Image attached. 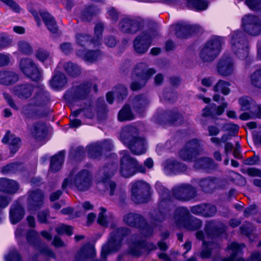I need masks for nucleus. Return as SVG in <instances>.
<instances>
[{
	"label": "nucleus",
	"mask_w": 261,
	"mask_h": 261,
	"mask_svg": "<svg viewBox=\"0 0 261 261\" xmlns=\"http://www.w3.org/2000/svg\"><path fill=\"white\" fill-rule=\"evenodd\" d=\"M64 160V152L61 151L52 157L50 161V170L52 172L59 171L62 167Z\"/></svg>",
	"instance_id": "39"
},
{
	"label": "nucleus",
	"mask_w": 261,
	"mask_h": 261,
	"mask_svg": "<svg viewBox=\"0 0 261 261\" xmlns=\"http://www.w3.org/2000/svg\"><path fill=\"white\" fill-rule=\"evenodd\" d=\"M226 181L223 179L207 177L199 180V186L201 190L206 193H212L215 190L223 189L225 187Z\"/></svg>",
	"instance_id": "13"
},
{
	"label": "nucleus",
	"mask_w": 261,
	"mask_h": 261,
	"mask_svg": "<svg viewBox=\"0 0 261 261\" xmlns=\"http://www.w3.org/2000/svg\"><path fill=\"white\" fill-rule=\"evenodd\" d=\"M194 167L196 169H202L209 171L215 168L216 165L212 159L203 157L200 158L195 161Z\"/></svg>",
	"instance_id": "34"
},
{
	"label": "nucleus",
	"mask_w": 261,
	"mask_h": 261,
	"mask_svg": "<svg viewBox=\"0 0 261 261\" xmlns=\"http://www.w3.org/2000/svg\"><path fill=\"white\" fill-rule=\"evenodd\" d=\"M155 121L160 124H175L183 121L182 116L176 111L168 110L158 113L155 117Z\"/></svg>",
	"instance_id": "17"
},
{
	"label": "nucleus",
	"mask_w": 261,
	"mask_h": 261,
	"mask_svg": "<svg viewBox=\"0 0 261 261\" xmlns=\"http://www.w3.org/2000/svg\"><path fill=\"white\" fill-rule=\"evenodd\" d=\"M30 206L31 205L38 207L43 202V196L40 191H36L29 193L28 196Z\"/></svg>",
	"instance_id": "41"
},
{
	"label": "nucleus",
	"mask_w": 261,
	"mask_h": 261,
	"mask_svg": "<svg viewBox=\"0 0 261 261\" xmlns=\"http://www.w3.org/2000/svg\"><path fill=\"white\" fill-rule=\"evenodd\" d=\"M244 247V244H239L237 243H232L229 246L228 249L232 250V253L229 257L224 258L222 261H234L237 255L241 252L242 248ZM252 260H257L261 261V253L259 252H256L252 253L250 258L244 260L243 258H239L235 261H251Z\"/></svg>",
	"instance_id": "19"
},
{
	"label": "nucleus",
	"mask_w": 261,
	"mask_h": 261,
	"mask_svg": "<svg viewBox=\"0 0 261 261\" xmlns=\"http://www.w3.org/2000/svg\"><path fill=\"white\" fill-rule=\"evenodd\" d=\"M245 4L253 11H258L261 8V0H246Z\"/></svg>",
	"instance_id": "64"
},
{
	"label": "nucleus",
	"mask_w": 261,
	"mask_h": 261,
	"mask_svg": "<svg viewBox=\"0 0 261 261\" xmlns=\"http://www.w3.org/2000/svg\"><path fill=\"white\" fill-rule=\"evenodd\" d=\"M150 102L149 98L144 94L136 95L131 100L133 109L136 113L140 115L144 114Z\"/></svg>",
	"instance_id": "20"
},
{
	"label": "nucleus",
	"mask_w": 261,
	"mask_h": 261,
	"mask_svg": "<svg viewBox=\"0 0 261 261\" xmlns=\"http://www.w3.org/2000/svg\"><path fill=\"white\" fill-rule=\"evenodd\" d=\"M204 231L206 238L211 240L213 244L226 235L227 226L221 221L211 220L206 221Z\"/></svg>",
	"instance_id": "5"
},
{
	"label": "nucleus",
	"mask_w": 261,
	"mask_h": 261,
	"mask_svg": "<svg viewBox=\"0 0 261 261\" xmlns=\"http://www.w3.org/2000/svg\"><path fill=\"white\" fill-rule=\"evenodd\" d=\"M202 151L199 141L193 139L187 142L184 147L179 151L180 159L185 161L193 162Z\"/></svg>",
	"instance_id": "7"
},
{
	"label": "nucleus",
	"mask_w": 261,
	"mask_h": 261,
	"mask_svg": "<svg viewBox=\"0 0 261 261\" xmlns=\"http://www.w3.org/2000/svg\"><path fill=\"white\" fill-rule=\"evenodd\" d=\"M113 148L112 141L110 139H105L99 143V158L102 156L107 157V153Z\"/></svg>",
	"instance_id": "46"
},
{
	"label": "nucleus",
	"mask_w": 261,
	"mask_h": 261,
	"mask_svg": "<svg viewBox=\"0 0 261 261\" xmlns=\"http://www.w3.org/2000/svg\"><path fill=\"white\" fill-rule=\"evenodd\" d=\"M33 90L31 85L26 84L15 87L13 92L21 99H27L32 95Z\"/></svg>",
	"instance_id": "33"
},
{
	"label": "nucleus",
	"mask_w": 261,
	"mask_h": 261,
	"mask_svg": "<svg viewBox=\"0 0 261 261\" xmlns=\"http://www.w3.org/2000/svg\"><path fill=\"white\" fill-rule=\"evenodd\" d=\"M158 35L155 30H149L137 35L133 42L134 51L139 55L146 53L151 45L152 39Z\"/></svg>",
	"instance_id": "4"
},
{
	"label": "nucleus",
	"mask_w": 261,
	"mask_h": 261,
	"mask_svg": "<svg viewBox=\"0 0 261 261\" xmlns=\"http://www.w3.org/2000/svg\"><path fill=\"white\" fill-rule=\"evenodd\" d=\"M92 182L91 175L87 170H82L75 173L72 172L70 176L65 179L63 183L64 189L75 188L80 191L87 190Z\"/></svg>",
	"instance_id": "3"
},
{
	"label": "nucleus",
	"mask_w": 261,
	"mask_h": 261,
	"mask_svg": "<svg viewBox=\"0 0 261 261\" xmlns=\"http://www.w3.org/2000/svg\"><path fill=\"white\" fill-rule=\"evenodd\" d=\"M117 184L112 178L99 179V192L104 194L108 192L110 196L116 194Z\"/></svg>",
	"instance_id": "25"
},
{
	"label": "nucleus",
	"mask_w": 261,
	"mask_h": 261,
	"mask_svg": "<svg viewBox=\"0 0 261 261\" xmlns=\"http://www.w3.org/2000/svg\"><path fill=\"white\" fill-rule=\"evenodd\" d=\"M156 72L153 68H149L145 62H140L136 65L132 70V77H135L141 79L147 83V81Z\"/></svg>",
	"instance_id": "16"
},
{
	"label": "nucleus",
	"mask_w": 261,
	"mask_h": 261,
	"mask_svg": "<svg viewBox=\"0 0 261 261\" xmlns=\"http://www.w3.org/2000/svg\"><path fill=\"white\" fill-rule=\"evenodd\" d=\"M239 126L233 123H225L222 126L221 129L228 132L230 136H234L239 131Z\"/></svg>",
	"instance_id": "60"
},
{
	"label": "nucleus",
	"mask_w": 261,
	"mask_h": 261,
	"mask_svg": "<svg viewBox=\"0 0 261 261\" xmlns=\"http://www.w3.org/2000/svg\"><path fill=\"white\" fill-rule=\"evenodd\" d=\"M148 216L151 224L153 226L155 227L164 222L169 215L163 211L158 209L149 212Z\"/></svg>",
	"instance_id": "31"
},
{
	"label": "nucleus",
	"mask_w": 261,
	"mask_h": 261,
	"mask_svg": "<svg viewBox=\"0 0 261 261\" xmlns=\"http://www.w3.org/2000/svg\"><path fill=\"white\" fill-rule=\"evenodd\" d=\"M96 255L95 248L92 245L84 246L80 251V255L84 259L92 258Z\"/></svg>",
	"instance_id": "50"
},
{
	"label": "nucleus",
	"mask_w": 261,
	"mask_h": 261,
	"mask_svg": "<svg viewBox=\"0 0 261 261\" xmlns=\"http://www.w3.org/2000/svg\"><path fill=\"white\" fill-rule=\"evenodd\" d=\"M39 15L43 19L48 30L53 33L57 32L58 28L54 18L46 12H40Z\"/></svg>",
	"instance_id": "36"
},
{
	"label": "nucleus",
	"mask_w": 261,
	"mask_h": 261,
	"mask_svg": "<svg viewBox=\"0 0 261 261\" xmlns=\"http://www.w3.org/2000/svg\"><path fill=\"white\" fill-rule=\"evenodd\" d=\"M108 109L104 99L99 98V122L105 121L108 117Z\"/></svg>",
	"instance_id": "52"
},
{
	"label": "nucleus",
	"mask_w": 261,
	"mask_h": 261,
	"mask_svg": "<svg viewBox=\"0 0 261 261\" xmlns=\"http://www.w3.org/2000/svg\"><path fill=\"white\" fill-rule=\"evenodd\" d=\"M24 212L23 207L18 203L14 204L10 210V219L12 223L15 224L23 217Z\"/></svg>",
	"instance_id": "30"
},
{
	"label": "nucleus",
	"mask_w": 261,
	"mask_h": 261,
	"mask_svg": "<svg viewBox=\"0 0 261 261\" xmlns=\"http://www.w3.org/2000/svg\"><path fill=\"white\" fill-rule=\"evenodd\" d=\"M66 83L67 80L65 75L57 69L54 76L50 81L49 84L53 89L59 90L62 88Z\"/></svg>",
	"instance_id": "32"
},
{
	"label": "nucleus",
	"mask_w": 261,
	"mask_h": 261,
	"mask_svg": "<svg viewBox=\"0 0 261 261\" xmlns=\"http://www.w3.org/2000/svg\"><path fill=\"white\" fill-rule=\"evenodd\" d=\"M188 2L198 11L205 10L208 5V2L206 0H188Z\"/></svg>",
	"instance_id": "59"
},
{
	"label": "nucleus",
	"mask_w": 261,
	"mask_h": 261,
	"mask_svg": "<svg viewBox=\"0 0 261 261\" xmlns=\"http://www.w3.org/2000/svg\"><path fill=\"white\" fill-rule=\"evenodd\" d=\"M156 188L160 195V200H172V197L169 190L159 184L156 185Z\"/></svg>",
	"instance_id": "56"
},
{
	"label": "nucleus",
	"mask_w": 261,
	"mask_h": 261,
	"mask_svg": "<svg viewBox=\"0 0 261 261\" xmlns=\"http://www.w3.org/2000/svg\"><path fill=\"white\" fill-rule=\"evenodd\" d=\"M63 67L67 73L72 76H76L80 73V68L75 64L70 62H61L58 68Z\"/></svg>",
	"instance_id": "42"
},
{
	"label": "nucleus",
	"mask_w": 261,
	"mask_h": 261,
	"mask_svg": "<svg viewBox=\"0 0 261 261\" xmlns=\"http://www.w3.org/2000/svg\"><path fill=\"white\" fill-rule=\"evenodd\" d=\"M113 91L116 100L119 102H122L126 98L128 94L127 88L121 84H118L114 87Z\"/></svg>",
	"instance_id": "44"
},
{
	"label": "nucleus",
	"mask_w": 261,
	"mask_h": 261,
	"mask_svg": "<svg viewBox=\"0 0 261 261\" xmlns=\"http://www.w3.org/2000/svg\"><path fill=\"white\" fill-rule=\"evenodd\" d=\"M248 41L245 33L241 31H237L231 35V48L241 46H248Z\"/></svg>",
	"instance_id": "28"
},
{
	"label": "nucleus",
	"mask_w": 261,
	"mask_h": 261,
	"mask_svg": "<svg viewBox=\"0 0 261 261\" xmlns=\"http://www.w3.org/2000/svg\"><path fill=\"white\" fill-rule=\"evenodd\" d=\"M21 72L33 80H38L40 77V71L32 60L28 58L22 59L19 63Z\"/></svg>",
	"instance_id": "14"
},
{
	"label": "nucleus",
	"mask_w": 261,
	"mask_h": 261,
	"mask_svg": "<svg viewBox=\"0 0 261 261\" xmlns=\"http://www.w3.org/2000/svg\"><path fill=\"white\" fill-rule=\"evenodd\" d=\"M239 104L241 105V110L245 111L250 110L253 105L252 99L248 96H243L239 99Z\"/></svg>",
	"instance_id": "57"
},
{
	"label": "nucleus",
	"mask_w": 261,
	"mask_h": 261,
	"mask_svg": "<svg viewBox=\"0 0 261 261\" xmlns=\"http://www.w3.org/2000/svg\"><path fill=\"white\" fill-rule=\"evenodd\" d=\"M19 189L18 184L15 180L5 178L0 179V191L13 194Z\"/></svg>",
	"instance_id": "27"
},
{
	"label": "nucleus",
	"mask_w": 261,
	"mask_h": 261,
	"mask_svg": "<svg viewBox=\"0 0 261 261\" xmlns=\"http://www.w3.org/2000/svg\"><path fill=\"white\" fill-rule=\"evenodd\" d=\"M188 24H182L177 25L175 31L176 35L178 38H185L189 36Z\"/></svg>",
	"instance_id": "55"
},
{
	"label": "nucleus",
	"mask_w": 261,
	"mask_h": 261,
	"mask_svg": "<svg viewBox=\"0 0 261 261\" xmlns=\"http://www.w3.org/2000/svg\"><path fill=\"white\" fill-rule=\"evenodd\" d=\"M229 86L230 83L229 82L220 80L214 87V90L215 92L221 91L223 94L228 95L230 91L228 88Z\"/></svg>",
	"instance_id": "51"
},
{
	"label": "nucleus",
	"mask_w": 261,
	"mask_h": 261,
	"mask_svg": "<svg viewBox=\"0 0 261 261\" xmlns=\"http://www.w3.org/2000/svg\"><path fill=\"white\" fill-rule=\"evenodd\" d=\"M144 25V20L140 17H126L119 21L118 28L123 33L133 35L143 29Z\"/></svg>",
	"instance_id": "8"
},
{
	"label": "nucleus",
	"mask_w": 261,
	"mask_h": 261,
	"mask_svg": "<svg viewBox=\"0 0 261 261\" xmlns=\"http://www.w3.org/2000/svg\"><path fill=\"white\" fill-rule=\"evenodd\" d=\"M215 103H211L205 107L202 110V116L204 117H211L214 118L216 115Z\"/></svg>",
	"instance_id": "61"
},
{
	"label": "nucleus",
	"mask_w": 261,
	"mask_h": 261,
	"mask_svg": "<svg viewBox=\"0 0 261 261\" xmlns=\"http://www.w3.org/2000/svg\"><path fill=\"white\" fill-rule=\"evenodd\" d=\"M81 113H83V115L86 118L92 119L97 114V106L93 105L88 106L83 110L80 109L74 111L72 113V115L74 116H77Z\"/></svg>",
	"instance_id": "37"
},
{
	"label": "nucleus",
	"mask_w": 261,
	"mask_h": 261,
	"mask_svg": "<svg viewBox=\"0 0 261 261\" xmlns=\"http://www.w3.org/2000/svg\"><path fill=\"white\" fill-rule=\"evenodd\" d=\"M100 212L99 213V224L103 227H107L109 225V222L108 221L107 216L106 214L107 210L104 207H101L100 208Z\"/></svg>",
	"instance_id": "63"
},
{
	"label": "nucleus",
	"mask_w": 261,
	"mask_h": 261,
	"mask_svg": "<svg viewBox=\"0 0 261 261\" xmlns=\"http://www.w3.org/2000/svg\"><path fill=\"white\" fill-rule=\"evenodd\" d=\"M130 241L127 253L134 257L140 256L148 247L147 242L138 234H133Z\"/></svg>",
	"instance_id": "15"
},
{
	"label": "nucleus",
	"mask_w": 261,
	"mask_h": 261,
	"mask_svg": "<svg viewBox=\"0 0 261 261\" xmlns=\"http://www.w3.org/2000/svg\"><path fill=\"white\" fill-rule=\"evenodd\" d=\"M139 135L138 128L134 126L123 127L120 133V139L126 146Z\"/></svg>",
	"instance_id": "21"
},
{
	"label": "nucleus",
	"mask_w": 261,
	"mask_h": 261,
	"mask_svg": "<svg viewBox=\"0 0 261 261\" xmlns=\"http://www.w3.org/2000/svg\"><path fill=\"white\" fill-rule=\"evenodd\" d=\"M118 118L120 121L130 120L134 118V115L129 105H125L123 106L118 113Z\"/></svg>",
	"instance_id": "47"
},
{
	"label": "nucleus",
	"mask_w": 261,
	"mask_h": 261,
	"mask_svg": "<svg viewBox=\"0 0 261 261\" xmlns=\"http://www.w3.org/2000/svg\"><path fill=\"white\" fill-rule=\"evenodd\" d=\"M134 77H132V81L130 84V89L133 91H138L142 89L146 85L147 82L141 80L134 79Z\"/></svg>",
	"instance_id": "58"
},
{
	"label": "nucleus",
	"mask_w": 261,
	"mask_h": 261,
	"mask_svg": "<svg viewBox=\"0 0 261 261\" xmlns=\"http://www.w3.org/2000/svg\"><path fill=\"white\" fill-rule=\"evenodd\" d=\"M150 187L143 180H139L132 184V199L136 203L147 202L150 197Z\"/></svg>",
	"instance_id": "6"
},
{
	"label": "nucleus",
	"mask_w": 261,
	"mask_h": 261,
	"mask_svg": "<svg viewBox=\"0 0 261 261\" xmlns=\"http://www.w3.org/2000/svg\"><path fill=\"white\" fill-rule=\"evenodd\" d=\"M36 58L44 64H49L52 61L51 54L46 50L39 49L36 53Z\"/></svg>",
	"instance_id": "48"
},
{
	"label": "nucleus",
	"mask_w": 261,
	"mask_h": 261,
	"mask_svg": "<svg viewBox=\"0 0 261 261\" xmlns=\"http://www.w3.org/2000/svg\"><path fill=\"white\" fill-rule=\"evenodd\" d=\"M242 20L243 29L247 34L252 36L261 34V19L258 17L248 14Z\"/></svg>",
	"instance_id": "11"
},
{
	"label": "nucleus",
	"mask_w": 261,
	"mask_h": 261,
	"mask_svg": "<svg viewBox=\"0 0 261 261\" xmlns=\"http://www.w3.org/2000/svg\"><path fill=\"white\" fill-rule=\"evenodd\" d=\"M173 197L178 200L189 201L197 196V191L194 187L189 184H182L172 189Z\"/></svg>",
	"instance_id": "10"
},
{
	"label": "nucleus",
	"mask_w": 261,
	"mask_h": 261,
	"mask_svg": "<svg viewBox=\"0 0 261 261\" xmlns=\"http://www.w3.org/2000/svg\"><path fill=\"white\" fill-rule=\"evenodd\" d=\"M223 42V38L215 36L208 40L201 47L200 59L204 63H212L219 56Z\"/></svg>",
	"instance_id": "2"
},
{
	"label": "nucleus",
	"mask_w": 261,
	"mask_h": 261,
	"mask_svg": "<svg viewBox=\"0 0 261 261\" xmlns=\"http://www.w3.org/2000/svg\"><path fill=\"white\" fill-rule=\"evenodd\" d=\"M126 147L133 154L140 155L144 153L146 151V142L144 138L139 137V135Z\"/></svg>",
	"instance_id": "23"
},
{
	"label": "nucleus",
	"mask_w": 261,
	"mask_h": 261,
	"mask_svg": "<svg viewBox=\"0 0 261 261\" xmlns=\"http://www.w3.org/2000/svg\"><path fill=\"white\" fill-rule=\"evenodd\" d=\"M18 80L17 75L10 71H0V83L4 85H9L16 82Z\"/></svg>",
	"instance_id": "40"
},
{
	"label": "nucleus",
	"mask_w": 261,
	"mask_h": 261,
	"mask_svg": "<svg viewBox=\"0 0 261 261\" xmlns=\"http://www.w3.org/2000/svg\"><path fill=\"white\" fill-rule=\"evenodd\" d=\"M234 54L241 60L246 59L249 55V45L233 47L231 48Z\"/></svg>",
	"instance_id": "49"
},
{
	"label": "nucleus",
	"mask_w": 261,
	"mask_h": 261,
	"mask_svg": "<svg viewBox=\"0 0 261 261\" xmlns=\"http://www.w3.org/2000/svg\"><path fill=\"white\" fill-rule=\"evenodd\" d=\"M123 221L130 227L138 228L146 224V220L143 216L135 213H129L123 216Z\"/></svg>",
	"instance_id": "22"
},
{
	"label": "nucleus",
	"mask_w": 261,
	"mask_h": 261,
	"mask_svg": "<svg viewBox=\"0 0 261 261\" xmlns=\"http://www.w3.org/2000/svg\"><path fill=\"white\" fill-rule=\"evenodd\" d=\"M118 169V165L116 163L109 161L105 163L101 167L99 172V179L112 178Z\"/></svg>",
	"instance_id": "24"
},
{
	"label": "nucleus",
	"mask_w": 261,
	"mask_h": 261,
	"mask_svg": "<svg viewBox=\"0 0 261 261\" xmlns=\"http://www.w3.org/2000/svg\"><path fill=\"white\" fill-rule=\"evenodd\" d=\"M33 136L38 141H42L46 136L45 127L41 123L34 125L31 130Z\"/></svg>",
	"instance_id": "45"
},
{
	"label": "nucleus",
	"mask_w": 261,
	"mask_h": 261,
	"mask_svg": "<svg viewBox=\"0 0 261 261\" xmlns=\"http://www.w3.org/2000/svg\"><path fill=\"white\" fill-rule=\"evenodd\" d=\"M173 207V204L171 200H160L158 209L163 211L168 215H169L170 213L172 211Z\"/></svg>",
	"instance_id": "54"
},
{
	"label": "nucleus",
	"mask_w": 261,
	"mask_h": 261,
	"mask_svg": "<svg viewBox=\"0 0 261 261\" xmlns=\"http://www.w3.org/2000/svg\"><path fill=\"white\" fill-rule=\"evenodd\" d=\"M121 154L119 172L121 176L129 178L136 174L137 160L126 151H122Z\"/></svg>",
	"instance_id": "9"
},
{
	"label": "nucleus",
	"mask_w": 261,
	"mask_h": 261,
	"mask_svg": "<svg viewBox=\"0 0 261 261\" xmlns=\"http://www.w3.org/2000/svg\"><path fill=\"white\" fill-rule=\"evenodd\" d=\"M97 2L94 4L89 5L81 15V19L84 21L90 22L96 16Z\"/></svg>",
	"instance_id": "38"
},
{
	"label": "nucleus",
	"mask_w": 261,
	"mask_h": 261,
	"mask_svg": "<svg viewBox=\"0 0 261 261\" xmlns=\"http://www.w3.org/2000/svg\"><path fill=\"white\" fill-rule=\"evenodd\" d=\"M163 165L164 170L168 173L183 172L187 169L184 163L171 160H166Z\"/></svg>",
	"instance_id": "26"
},
{
	"label": "nucleus",
	"mask_w": 261,
	"mask_h": 261,
	"mask_svg": "<svg viewBox=\"0 0 261 261\" xmlns=\"http://www.w3.org/2000/svg\"><path fill=\"white\" fill-rule=\"evenodd\" d=\"M5 259L6 261H21V258L17 250L15 249H12L5 255Z\"/></svg>",
	"instance_id": "62"
},
{
	"label": "nucleus",
	"mask_w": 261,
	"mask_h": 261,
	"mask_svg": "<svg viewBox=\"0 0 261 261\" xmlns=\"http://www.w3.org/2000/svg\"><path fill=\"white\" fill-rule=\"evenodd\" d=\"M250 77L251 85L255 88L261 89V69L252 73Z\"/></svg>",
	"instance_id": "53"
},
{
	"label": "nucleus",
	"mask_w": 261,
	"mask_h": 261,
	"mask_svg": "<svg viewBox=\"0 0 261 261\" xmlns=\"http://www.w3.org/2000/svg\"><path fill=\"white\" fill-rule=\"evenodd\" d=\"M2 142L5 144L9 143L10 149L13 153H15L18 150L21 145L20 139L9 132H7L2 139Z\"/></svg>",
	"instance_id": "29"
},
{
	"label": "nucleus",
	"mask_w": 261,
	"mask_h": 261,
	"mask_svg": "<svg viewBox=\"0 0 261 261\" xmlns=\"http://www.w3.org/2000/svg\"><path fill=\"white\" fill-rule=\"evenodd\" d=\"M190 210L193 214L205 218L213 217L217 213L216 206L211 203H203L193 206Z\"/></svg>",
	"instance_id": "18"
},
{
	"label": "nucleus",
	"mask_w": 261,
	"mask_h": 261,
	"mask_svg": "<svg viewBox=\"0 0 261 261\" xmlns=\"http://www.w3.org/2000/svg\"><path fill=\"white\" fill-rule=\"evenodd\" d=\"M202 225V221L200 219L191 215L184 226L187 230L195 231L200 228Z\"/></svg>",
	"instance_id": "43"
},
{
	"label": "nucleus",
	"mask_w": 261,
	"mask_h": 261,
	"mask_svg": "<svg viewBox=\"0 0 261 261\" xmlns=\"http://www.w3.org/2000/svg\"><path fill=\"white\" fill-rule=\"evenodd\" d=\"M234 70V61L230 55L222 56L217 61L216 71L217 73L223 76L231 75Z\"/></svg>",
	"instance_id": "12"
},
{
	"label": "nucleus",
	"mask_w": 261,
	"mask_h": 261,
	"mask_svg": "<svg viewBox=\"0 0 261 261\" xmlns=\"http://www.w3.org/2000/svg\"><path fill=\"white\" fill-rule=\"evenodd\" d=\"M191 216L189 210L185 207H178L175 212V219L176 223L183 226Z\"/></svg>",
	"instance_id": "35"
},
{
	"label": "nucleus",
	"mask_w": 261,
	"mask_h": 261,
	"mask_svg": "<svg viewBox=\"0 0 261 261\" xmlns=\"http://www.w3.org/2000/svg\"><path fill=\"white\" fill-rule=\"evenodd\" d=\"M130 233V230L125 227L114 229L110 233V237L107 243L101 248V257L106 260L108 255L118 251L122 245V242L125 237Z\"/></svg>",
	"instance_id": "1"
}]
</instances>
